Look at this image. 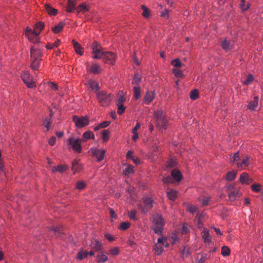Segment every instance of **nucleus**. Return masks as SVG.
<instances>
[{
  "mask_svg": "<svg viewBox=\"0 0 263 263\" xmlns=\"http://www.w3.org/2000/svg\"><path fill=\"white\" fill-rule=\"evenodd\" d=\"M41 61V60H31V68L33 70H37L40 66Z\"/></svg>",
  "mask_w": 263,
  "mask_h": 263,
  "instance_id": "nucleus-29",
  "label": "nucleus"
},
{
  "mask_svg": "<svg viewBox=\"0 0 263 263\" xmlns=\"http://www.w3.org/2000/svg\"><path fill=\"white\" fill-rule=\"evenodd\" d=\"M231 250L228 246H223L221 248V254L223 256L226 257L230 254Z\"/></svg>",
  "mask_w": 263,
  "mask_h": 263,
  "instance_id": "nucleus-39",
  "label": "nucleus"
},
{
  "mask_svg": "<svg viewBox=\"0 0 263 263\" xmlns=\"http://www.w3.org/2000/svg\"><path fill=\"white\" fill-rule=\"evenodd\" d=\"M125 101H126L125 97L124 96L121 95L117 100V101H116V105L123 104L124 102Z\"/></svg>",
  "mask_w": 263,
  "mask_h": 263,
  "instance_id": "nucleus-60",
  "label": "nucleus"
},
{
  "mask_svg": "<svg viewBox=\"0 0 263 263\" xmlns=\"http://www.w3.org/2000/svg\"><path fill=\"white\" fill-rule=\"evenodd\" d=\"M98 263H104L108 260V257L104 252H102L96 256Z\"/></svg>",
  "mask_w": 263,
  "mask_h": 263,
  "instance_id": "nucleus-27",
  "label": "nucleus"
},
{
  "mask_svg": "<svg viewBox=\"0 0 263 263\" xmlns=\"http://www.w3.org/2000/svg\"><path fill=\"white\" fill-rule=\"evenodd\" d=\"M170 241L172 244H175L177 241H178V238L177 237L175 233H172Z\"/></svg>",
  "mask_w": 263,
  "mask_h": 263,
  "instance_id": "nucleus-58",
  "label": "nucleus"
},
{
  "mask_svg": "<svg viewBox=\"0 0 263 263\" xmlns=\"http://www.w3.org/2000/svg\"><path fill=\"white\" fill-rule=\"evenodd\" d=\"M249 158L248 157H246L243 159L242 161L240 163H237L238 166L243 167V166H247L249 165Z\"/></svg>",
  "mask_w": 263,
  "mask_h": 263,
  "instance_id": "nucleus-55",
  "label": "nucleus"
},
{
  "mask_svg": "<svg viewBox=\"0 0 263 263\" xmlns=\"http://www.w3.org/2000/svg\"><path fill=\"white\" fill-rule=\"evenodd\" d=\"M199 97V92L197 89H194L190 92V98L192 100H195Z\"/></svg>",
  "mask_w": 263,
  "mask_h": 263,
  "instance_id": "nucleus-46",
  "label": "nucleus"
},
{
  "mask_svg": "<svg viewBox=\"0 0 263 263\" xmlns=\"http://www.w3.org/2000/svg\"><path fill=\"white\" fill-rule=\"evenodd\" d=\"M61 43V41L60 40H58L53 43H48L46 45V47L48 49H51L52 48L57 47Z\"/></svg>",
  "mask_w": 263,
  "mask_h": 263,
  "instance_id": "nucleus-45",
  "label": "nucleus"
},
{
  "mask_svg": "<svg viewBox=\"0 0 263 263\" xmlns=\"http://www.w3.org/2000/svg\"><path fill=\"white\" fill-rule=\"evenodd\" d=\"M210 257V255L208 253H202L201 257L199 260L198 263H203L205 260L208 259Z\"/></svg>",
  "mask_w": 263,
  "mask_h": 263,
  "instance_id": "nucleus-56",
  "label": "nucleus"
},
{
  "mask_svg": "<svg viewBox=\"0 0 263 263\" xmlns=\"http://www.w3.org/2000/svg\"><path fill=\"white\" fill-rule=\"evenodd\" d=\"M221 47L223 50L228 51L232 49L233 45L230 42L225 39L221 43Z\"/></svg>",
  "mask_w": 263,
  "mask_h": 263,
  "instance_id": "nucleus-25",
  "label": "nucleus"
},
{
  "mask_svg": "<svg viewBox=\"0 0 263 263\" xmlns=\"http://www.w3.org/2000/svg\"><path fill=\"white\" fill-rule=\"evenodd\" d=\"M143 201L144 208L142 209V212L145 213L153 207L154 201L150 198H146L144 199Z\"/></svg>",
  "mask_w": 263,
  "mask_h": 263,
  "instance_id": "nucleus-18",
  "label": "nucleus"
},
{
  "mask_svg": "<svg viewBox=\"0 0 263 263\" xmlns=\"http://www.w3.org/2000/svg\"><path fill=\"white\" fill-rule=\"evenodd\" d=\"M110 253L114 256L118 255L119 254V248L116 247L113 248H111L109 250Z\"/></svg>",
  "mask_w": 263,
  "mask_h": 263,
  "instance_id": "nucleus-61",
  "label": "nucleus"
},
{
  "mask_svg": "<svg viewBox=\"0 0 263 263\" xmlns=\"http://www.w3.org/2000/svg\"><path fill=\"white\" fill-rule=\"evenodd\" d=\"M96 97L99 104L104 107H108L114 99V95L105 90L97 91Z\"/></svg>",
  "mask_w": 263,
  "mask_h": 263,
  "instance_id": "nucleus-1",
  "label": "nucleus"
},
{
  "mask_svg": "<svg viewBox=\"0 0 263 263\" xmlns=\"http://www.w3.org/2000/svg\"><path fill=\"white\" fill-rule=\"evenodd\" d=\"M226 189L228 192L229 199L231 201H234L238 200L241 196L242 194L239 190L235 187L233 185L226 186Z\"/></svg>",
  "mask_w": 263,
  "mask_h": 263,
  "instance_id": "nucleus-4",
  "label": "nucleus"
},
{
  "mask_svg": "<svg viewBox=\"0 0 263 263\" xmlns=\"http://www.w3.org/2000/svg\"><path fill=\"white\" fill-rule=\"evenodd\" d=\"M258 97L257 96H255L254 97L253 100L249 103L248 107L250 109L255 110V108L258 106Z\"/></svg>",
  "mask_w": 263,
  "mask_h": 263,
  "instance_id": "nucleus-23",
  "label": "nucleus"
},
{
  "mask_svg": "<svg viewBox=\"0 0 263 263\" xmlns=\"http://www.w3.org/2000/svg\"><path fill=\"white\" fill-rule=\"evenodd\" d=\"M65 24L63 22H60L58 25L53 27L52 30L54 33H58L61 32Z\"/></svg>",
  "mask_w": 263,
  "mask_h": 263,
  "instance_id": "nucleus-36",
  "label": "nucleus"
},
{
  "mask_svg": "<svg viewBox=\"0 0 263 263\" xmlns=\"http://www.w3.org/2000/svg\"><path fill=\"white\" fill-rule=\"evenodd\" d=\"M202 237L205 242H211V236L210 235L209 231L208 229H205L202 232Z\"/></svg>",
  "mask_w": 263,
  "mask_h": 263,
  "instance_id": "nucleus-34",
  "label": "nucleus"
},
{
  "mask_svg": "<svg viewBox=\"0 0 263 263\" xmlns=\"http://www.w3.org/2000/svg\"><path fill=\"white\" fill-rule=\"evenodd\" d=\"M141 96V89L138 86L134 87V98L136 100L138 99Z\"/></svg>",
  "mask_w": 263,
  "mask_h": 263,
  "instance_id": "nucleus-38",
  "label": "nucleus"
},
{
  "mask_svg": "<svg viewBox=\"0 0 263 263\" xmlns=\"http://www.w3.org/2000/svg\"><path fill=\"white\" fill-rule=\"evenodd\" d=\"M142 9L143 10L142 15L145 18H148L149 17V12L148 9L146 6H142Z\"/></svg>",
  "mask_w": 263,
  "mask_h": 263,
  "instance_id": "nucleus-54",
  "label": "nucleus"
},
{
  "mask_svg": "<svg viewBox=\"0 0 263 263\" xmlns=\"http://www.w3.org/2000/svg\"><path fill=\"white\" fill-rule=\"evenodd\" d=\"M167 240V237L164 236L158 239L157 242L155 243L154 247L156 255H160L163 251L164 248H167L169 246Z\"/></svg>",
  "mask_w": 263,
  "mask_h": 263,
  "instance_id": "nucleus-8",
  "label": "nucleus"
},
{
  "mask_svg": "<svg viewBox=\"0 0 263 263\" xmlns=\"http://www.w3.org/2000/svg\"><path fill=\"white\" fill-rule=\"evenodd\" d=\"M137 212L135 210H131L128 212V216L130 219L136 221L137 218L136 216Z\"/></svg>",
  "mask_w": 263,
  "mask_h": 263,
  "instance_id": "nucleus-48",
  "label": "nucleus"
},
{
  "mask_svg": "<svg viewBox=\"0 0 263 263\" xmlns=\"http://www.w3.org/2000/svg\"><path fill=\"white\" fill-rule=\"evenodd\" d=\"M87 84L90 89L96 90L98 91L99 87V84L97 82L90 80L88 81Z\"/></svg>",
  "mask_w": 263,
  "mask_h": 263,
  "instance_id": "nucleus-32",
  "label": "nucleus"
},
{
  "mask_svg": "<svg viewBox=\"0 0 263 263\" xmlns=\"http://www.w3.org/2000/svg\"><path fill=\"white\" fill-rule=\"evenodd\" d=\"M102 69L100 66L97 63L92 64L89 69V71L94 74H97L101 72Z\"/></svg>",
  "mask_w": 263,
  "mask_h": 263,
  "instance_id": "nucleus-20",
  "label": "nucleus"
},
{
  "mask_svg": "<svg viewBox=\"0 0 263 263\" xmlns=\"http://www.w3.org/2000/svg\"><path fill=\"white\" fill-rule=\"evenodd\" d=\"M47 84L48 85L49 87L54 90H58V86L55 83L52 82H48L47 83Z\"/></svg>",
  "mask_w": 263,
  "mask_h": 263,
  "instance_id": "nucleus-63",
  "label": "nucleus"
},
{
  "mask_svg": "<svg viewBox=\"0 0 263 263\" xmlns=\"http://www.w3.org/2000/svg\"><path fill=\"white\" fill-rule=\"evenodd\" d=\"M89 10V7L85 4H81L78 6L76 8V10L77 12H81L82 13H85L86 12L88 11Z\"/></svg>",
  "mask_w": 263,
  "mask_h": 263,
  "instance_id": "nucleus-28",
  "label": "nucleus"
},
{
  "mask_svg": "<svg viewBox=\"0 0 263 263\" xmlns=\"http://www.w3.org/2000/svg\"><path fill=\"white\" fill-rule=\"evenodd\" d=\"M91 248L96 251H99L102 249V243L98 239H95L91 241V243L90 245Z\"/></svg>",
  "mask_w": 263,
  "mask_h": 263,
  "instance_id": "nucleus-19",
  "label": "nucleus"
},
{
  "mask_svg": "<svg viewBox=\"0 0 263 263\" xmlns=\"http://www.w3.org/2000/svg\"><path fill=\"white\" fill-rule=\"evenodd\" d=\"M68 166L66 164H60L57 166L51 167V172L52 173L59 172L60 173H63L66 172L68 169Z\"/></svg>",
  "mask_w": 263,
  "mask_h": 263,
  "instance_id": "nucleus-17",
  "label": "nucleus"
},
{
  "mask_svg": "<svg viewBox=\"0 0 263 263\" xmlns=\"http://www.w3.org/2000/svg\"><path fill=\"white\" fill-rule=\"evenodd\" d=\"M31 60H42V53L41 50L39 48H35L31 47L30 49Z\"/></svg>",
  "mask_w": 263,
  "mask_h": 263,
  "instance_id": "nucleus-13",
  "label": "nucleus"
},
{
  "mask_svg": "<svg viewBox=\"0 0 263 263\" xmlns=\"http://www.w3.org/2000/svg\"><path fill=\"white\" fill-rule=\"evenodd\" d=\"M104 236L109 241H112L115 240L114 237L110 234L105 233Z\"/></svg>",
  "mask_w": 263,
  "mask_h": 263,
  "instance_id": "nucleus-64",
  "label": "nucleus"
},
{
  "mask_svg": "<svg viewBox=\"0 0 263 263\" xmlns=\"http://www.w3.org/2000/svg\"><path fill=\"white\" fill-rule=\"evenodd\" d=\"M21 79L26 86L31 89L35 88L36 84L33 80L32 76L28 71H24L21 73Z\"/></svg>",
  "mask_w": 263,
  "mask_h": 263,
  "instance_id": "nucleus-3",
  "label": "nucleus"
},
{
  "mask_svg": "<svg viewBox=\"0 0 263 263\" xmlns=\"http://www.w3.org/2000/svg\"><path fill=\"white\" fill-rule=\"evenodd\" d=\"M92 53L93 54L92 59H100L103 60V57L105 52L103 51L102 47L100 46L97 42H93L92 47Z\"/></svg>",
  "mask_w": 263,
  "mask_h": 263,
  "instance_id": "nucleus-9",
  "label": "nucleus"
},
{
  "mask_svg": "<svg viewBox=\"0 0 263 263\" xmlns=\"http://www.w3.org/2000/svg\"><path fill=\"white\" fill-rule=\"evenodd\" d=\"M117 106H118L117 113L119 115L122 114L125 111L126 109V107L124 106L123 104L117 105Z\"/></svg>",
  "mask_w": 263,
  "mask_h": 263,
  "instance_id": "nucleus-57",
  "label": "nucleus"
},
{
  "mask_svg": "<svg viewBox=\"0 0 263 263\" xmlns=\"http://www.w3.org/2000/svg\"><path fill=\"white\" fill-rule=\"evenodd\" d=\"M172 71L176 77L183 78V73L181 70L179 69H173Z\"/></svg>",
  "mask_w": 263,
  "mask_h": 263,
  "instance_id": "nucleus-51",
  "label": "nucleus"
},
{
  "mask_svg": "<svg viewBox=\"0 0 263 263\" xmlns=\"http://www.w3.org/2000/svg\"><path fill=\"white\" fill-rule=\"evenodd\" d=\"M176 165V161L174 159H170L166 164V167L168 168H171L175 166Z\"/></svg>",
  "mask_w": 263,
  "mask_h": 263,
  "instance_id": "nucleus-59",
  "label": "nucleus"
},
{
  "mask_svg": "<svg viewBox=\"0 0 263 263\" xmlns=\"http://www.w3.org/2000/svg\"><path fill=\"white\" fill-rule=\"evenodd\" d=\"M73 121L76 126L78 128L83 127L89 124V121L87 116L78 117L77 116H73Z\"/></svg>",
  "mask_w": 263,
  "mask_h": 263,
  "instance_id": "nucleus-10",
  "label": "nucleus"
},
{
  "mask_svg": "<svg viewBox=\"0 0 263 263\" xmlns=\"http://www.w3.org/2000/svg\"><path fill=\"white\" fill-rule=\"evenodd\" d=\"M86 187V183L84 181H79L76 184V188L78 190L81 191Z\"/></svg>",
  "mask_w": 263,
  "mask_h": 263,
  "instance_id": "nucleus-42",
  "label": "nucleus"
},
{
  "mask_svg": "<svg viewBox=\"0 0 263 263\" xmlns=\"http://www.w3.org/2000/svg\"><path fill=\"white\" fill-rule=\"evenodd\" d=\"M44 23L43 22H40L37 24H36L34 27L33 29H32L34 31H39L40 33L41 32V30L44 28Z\"/></svg>",
  "mask_w": 263,
  "mask_h": 263,
  "instance_id": "nucleus-40",
  "label": "nucleus"
},
{
  "mask_svg": "<svg viewBox=\"0 0 263 263\" xmlns=\"http://www.w3.org/2000/svg\"><path fill=\"white\" fill-rule=\"evenodd\" d=\"M72 43L76 53L80 55H82L84 53V49L80 44L74 40L72 41Z\"/></svg>",
  "mask_w": 263,
  "mask_h": 263,
  "instance_id": "nucleus-22",
  "label": "nucleus"
},
{
  "mask_svg": "<svg viewBox=\"0 0 263 263\" xmlns=\"http://www.w3.org/2000/svg\"><path fill=\"white\" fill-rule=\"evenodd\" d=\"M109 130L108 129L104 130L102 131L101 136L103 141L106 142L109 139Z\"/></svg>",
  "mask_w": 263,
  "mask_h": 263,
  "instance_id": "nucleus-44",
  "label": "nucleus"
},
{
  "mask_svg": "<svg viewBox=\"0 0 263 263\" xmlns=\"http://www.w3.org/2000/svg\"><path fill=\"white\" fill-rule=\"evenodd\" d=\"M171 64L175 67H180L183 65L179 59H176L172 61Z\"/></svg>",
  "mask_w": 263,
  "mask_h": 263,
  "instance_id": "nucleus-50",
  "label": "nucleus"
},
{
  "mask_svg": "<svg viewBox=\"0 0 263 263\" xmlns=\"http://www.w3.org/2000/svg\"><path fill=\"white\" fill-rule=\"evenodd\" d=\"M141 81V76L140 74L138 73H136L135 74L133 81V84H138Z\"/></svg>",
  "mask_w": 263,
  "mask_h": 263,
  "instance_id": "nucleus-47",
  "label": "nucleus"
},
{
  "mask_svg": "<svg viewBox=\"0 0 263 263\" xmlns=\"http://www.w3.org/2000/svg\"><path fill=\"white\" fill-rule=\"evenodd\" d=\"M90 151L92 155L96 157L99 162L101 161L104 158L105 151L104 149H98L97 148H91Z\"/></svg>",
  "mask_w": 263,
  "mask_h": 263,
  "instance_id": "nucleus-12",
  "label": "nucleus"
},
{
  "mask_svg": "<svg viewBox=\"0 0 263 263\" xmlns=\"http://www.w3.org/2000/svg\"><path fill=\"white\" fill-rule=\"evenodd\" d=\"M76 2L74 0H68V6L66 8V11L68 12H71L76 8Z\"/></svg>",
  "mask_w": 263,
  "mask_h": 263,
  "instance_id": "nucleus-26",
  "label": "nucleus"
},
{
  "mask_svg": "<svg viewBox=\"0 0 263 263\" xmlns=\"http://www.w3.org/2000/svg\"><path fill=\"white\" fill-rule=\"evenodd\" d=\"M251 190L256 193H258L261 190V185L259 183H254L251 186Z\"/></svg>",
  "mask_w": 263,
  "mask_h": 263,
  "instance_id": "nucleus-41",
  "label": "nucleus"
},
{
  "mask_svg": "<svg viewBox=\"0 0 263 263\" xmlns=\"http://www.w3.org/2000/svg\"><path fill=\"white\" fill-rule=\"evenodd\" d=\"M83 138L84 141H86L90 139H95V137L92 132L90 130H87L83 134Z\"/></svg>",
  "mask_w": 263,
  "mask_h": 263,
  "instance_id": "nucleus-30",
  "label": "nucleus"
},
{
  "mask_svg": "<svg viewBox=\"0 0 263 263\" xmlns=\"http://www.w3.org/2000/svg\"><path fill=\"white\" fill-rule=\"evenodd\" d=\"M254 80V77L252 74H249L247 76L246 80L242 82L244 85H249Z\"/></svg>",
  "mask_w": 263,
  "mask_h": 263,
  "instance_id": "nucleus-43",
  "label": "nucleus"
},
{
  "mask_svg": "<svg viewBox=\"0 0 263 263\" xmlns=\"http://www.w3.org/2000/svg\"><path fill=\"white\" fill-rule=\"evenodd\" d=\"M166 195L170 200L175 201L177 197L178 192L176 190L171 189L166 192Z\"/></svg>",
  "mask_w": 263,
  "mask_h": 263,
  "instance_id": "nucleus-21",
  "label": "nucleus"
},
{
  "mask_svg": "<svg viewBox=\"0 0 263 263\" xmlns=\"http://www.w3.org/2000/svg\"><path fill=\"white\" fill-rule=\"evenodd\" d=\"M83 170V166L82 164L80 163L79 161L75 160L73 161L72 164V171L73 174L81 172Z\"/></svg>",
  "mask_w": 263,
  "mask_h": 263,
  "instance_id": "nucleus-14",
  "label": "nucleus"
},
{
  "mask_svg": "<svg viewBox=\"0 0 263 263\" xmlns=\"http://www.w3.org/2000/svg\"><path fill=\"white\" fill-rule=\"evenodd\" d=\"M186 207L187 211L191 213H194L197 210V206L194 205L188 204L186 205Z\"/></svg>",
  "mask_w": 263,
  "mask_h": 263,
  "instance_id": "nucleus-53",
  "label": "nucleus"
},
{
  "mask_svg": "<svg viewBox=\"0 0 263 263\" xmlns=\"http://www.w3.org/2000/svg\"><path fill=\"white\" fill-rule=\"evenodd\" d=\"M39 31H34L29 27L25 29V36L32 43H37L40 41Z\"/></svg>",
  "mask_w": 263,
  "mask_h": 263,
  "instance_id": "nucleus-6",
  "label": "nucleus"
},
{
  "mask_svg": "<svg viewBox=\"0 0 263 263\" xmlns=\"http://www.w3.org/2000/svg\"><path fill=\"white\" fill-rule=\"evenodd\" d=\"M124 165L126 166L125 168L123 171V174L124 175L128 176L134 173L133 165L128 164H126Z\"/></svg>",
  "mask_w": 263,
  "mask_h": 263,
  "instance_id": "nucleus-31",
  "label": "nucleus"
},
{
  "mask_svg": "<svg viewBox=\"0 0 263 263\" xmlns=\"http://www.w3.org/2000/svg\"><path fill=\"white\" fill-rule=\"evenodd\" d=\"M130 224L128 222H123L121 223L119 228L121 230L125 231L130 227Z\"/></svg>",
  "mask_w": 263,
  "mask_h": 263,
  "instance_id": "nucleus-49",
  "label": "nucleus"
},
{
  "mask_svg": "<svg viewBox=\"0 0 263 263\" xmlns=\"http://www.w3.org/2000/svg\"><path fill=\"white\" fill-rule=\"evenodd\" d=\"M236 174L237 172L235 171H230L227 173L225 178L228 181H232L235 178Z\"/></svg>",
  "mask_w": 263,
  "mask_h": 263,
  "instance_id": "nucleus-35",
  "label": "nucleus"
},
{
  "mask_svg": "<svg viewBox=\"0 0 263 263\" xmlns=\"http://www.w3.org/2000/svg\"><path fill=\"white\" fill-rule=\"evenodd\" d=\"M88 255V252L87 251H84L82 249L79 251L77 257V259L79 260H82L86 258Z\"/></svg>",
  "mask_w": 263,
  "mask_h": 263,
  "instance_id": "nucleus-37",
  "label": "nucleus"
},
{
  "mask_svg": "<svg viewBox=\"0 0 263 263\" xmlns=\"http://www.w3.org/2000/svg\"><path fill=\"white\" fill-rule=\"evenodd\" d=\"M117 60V55L113 52L105 51L103 61L106 64L114 65Z\"/></svg>",
  "mask_w": 263,
  "mask_h": 263,
  "instance_id": "nucleus-11",
  "label": "nucleus"
},
{
  "mask_svg": "<svg viewBox=\"0 0 263 263\" xmlns=\"http://www.w3.org/2000/svg\"><path fill=\"white\" fill-rule=\"evenodd\" d=\"M155 97V93L154 91H146L143 101L146 104H149L154 99Z\"/></svg>",
  "mask_w": 263,
  "mask_h": 263,
  "instance_id": "nucleus-16",
  "label": "nucleus"
},
{
  "mask_svg": "<svg viewBox=\"0 0 263 263\" xmlns=\"http://www.w3.org/2000/svg\"><path fill=\"white\" fill-rule=\"evenodd\" d=\"M52 123V120L51 118L45 119L43 122V125L46 128V132L49 130L50 125Z\"/></svg>",
  "mask_w": 263,
  "mask_h": 263,
  "instance_id": "nucleus-52",
  "label": "nucleus"
},
{
  "mask_svg": "<svg viewBox=\"0 0 263 263\" xmlns=\"http://www.w3.org/2000/svg\"><path fill=\"white\" fill-rule=\"evenodd\" d=\"M153 230L156 234L161 235L163 230L164 220L162 216L159 214L155 215L153 219Z\"/></svg>",
  "mask_w": 263,
  "mask_h": 263,
  "instance_id": "nucleus-2",
  "label": "nucleus"
},
{
  "mask_svg": "<svg viewBox=\"0 0 263 263\" xmlns=\"http://www.w3.org/2000/svg\"><path fill=\"white\" fill-rule=\"evenodd\" d=\"M171 175L172 177L176 181H180L181 179L182 178V175L181 173V172L176 170H173L171 172Z\"/></svg>",
  "mask_w": 263,
  "mask_h": 263,
  "instance_id": "nucleus-24",
  "label": "nucleus"
},
{
  "mask_svg": "<svg viewBox=\"0 0 263 263\" xmlns=\"http://www.w3.org/2000/svg\"><path fill=\"white\" fill-rule=\"evenodd\" d=\"M240 8H241L242 10L243 11H246L249 8V5H245V0H241V3L240 5Z\"/></svg>",
  "mask_w": 263,
  "mask_h": 263,
  "instance_id": "nucleus-62",
  "label": "nucleus"
},
{
  "mask_svg": "<svg viewBox=\"0 0 263 263\" xmlns=\"http://www.w3.org/2000/svg\"><path fill=\"white\" fill-rule=\"evenodd\" d=\"M45 9L47 13L50 15H55L58 13V10L52 8L48 4L45 5Z\"/></svg>",
  "mask_w": 263,
  "mask_h": 263,
  "instance_id": "nucleus-33",
  "label": "nucleus"
},
{
  "mask_svg": "<svg viewBox=\"0 0 263 263\" xmlns=\"http://www.w3.org/2000/svg\"><path fill=\"white\" fill-rule=\"evenodd\" d=\"M82 140L79 138H76L73 136L70 137L67 140V144L69 146V149H72L74 152L80 153L82 152Z\"/></svg>",
  "mask_w": 263,
  "mask_h": 263,
  "instance_id": "nucleus-7",
  "label": "nucleus"
},
{
  "mask_svg": "<svg viewBox=\"0 0 263 263\" xmlns=\"http://www.w3.org/2000/svg\"><path fill=\"white\" fill-rule=\"evenodd\" d=\"M240 182L243 184H250L253 181V180L251 178L247 173H242L239 177Z\"/></svg>",
  "mask_w": 263,
  "mask_h": 263,
  "instance_id": "nucleus-15",
  "label": "nucleus"
},
{
  "mask_svg": "<svg viewBox=\"0 0 263 263\" xmlns=\"http://www.w3.org/2000/svg\"><path fill=\"white\" fill-rule=\"evenodd\" d=\"M154 118L156 121L157 126L165 129L167 127L166 119L162 110H157L154 112Z\"/></svg>",
  "mask_w": 263,
  "mask_h": 263,
  "instance_id": "nucleus-5",
  "label": "nucleus"
}]
</instances>
